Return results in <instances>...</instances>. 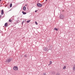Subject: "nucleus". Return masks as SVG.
Here are the masks:
<instances>
[{
	"instance_id": "nucleus-1",
	"label": "nucleus",
	"mask_w": 75,
	"mask_h": 75,
	"mask_svg": "<svg viewBox=\"0 0 75 75\" xmlns=\"http://www.w3.org/2000/svg\"><path fill=\"white\" fill-rule=\"evenodd\" d=\"M11 61H13V59L11 58H8V59L6 60V63L9 64V63H10Z\"/></svg>"
},
{
	"instance_id": "nucleus-2",
	"label": "nucleus",
	"mask_w": 75,
	"mask_h": 75,
	"mask_svg": "<svg viewBox=\"0 0 75 75\" xmlns=\"http://www.w3.org/2000/svg\"><path fill=\"white\" fill-rule=\"evenodd\" d=\"M59 18L60 19H64V16L63 15L61 14L60 15Z\"/></svg>"
},
{
	"instance_id": "nucleus-3",
	"label": "nucleus",
	"mask_w": 75,
	"mask_h": 75,
	"mask_svg": "<svg viewBox=\"0 0 75 75\" xmlns=\"http://www.w3.org/2000/svg\"><path fill=\"white\" fill-rule=\"evenodd\" d=\"M13 69L14 70L17 71V70H18V67L17 66H14L13 68Z\"/></svg>"
},
{
	"instance_id": "nucleus-4",
	"label": "nucleus",
	"mask_w": 75,
	"mask_h": 75,
	"mask_svg": "<svg viewBox=\"0 0 75 75\" xmlns=\"http://www.w3.org/2000/svg\"><path fill=\"white\" fill-rule=\"evenodd\" d=\"M37 6L38 7H40L42 6V4L40 3H38L37 4Z\"/></svg>"
},
{
	"instance_id": "nucleus-5",
	"label": "nucleus",
	"mask_w": 75,
	"mask_h": 75,
	"mask_svg": "<svg viewBox=\"0 0 75 75\" xmlns=\"http://www.w3.org/2000/svg\"><path fill=\"white\" fill-rule=\"evenodd\" d=\"M43 50L46 52L47 51V47H44L43 48Z\"/></svg>"
},
{
	"instance_id": "nucleus-6",
	"label": "nucleus",
	"mask_w": 75,
	"mask_h": 75,
	"mask_svg": "<svg viewBox=\"0 0 75 75\" xmlns=\"http://www.w3.org/2000/svg\"><path fill=\"white\" fill-rule=\"evenodd\" d=\"M3 14H4V10H2L1 11V15H3Z\"/></svg>"
},
{
	"instance_id": "nucleus-7",
	"label": "nucleus",
	"mask_w": 75,
	"mask_h": 75,
	"mask_svg": "<svg viewBox=\"0 0 75 75\" xmlns=\"http://www.w3.org/2000/svg\"><path fill=\"white\" fill-rule=\"evenodd\" d=\"M7 25H8L7 23H6L5 24V25H4V26H5V27H7Z\"/></svg>"
},
{
	"instance_id": "nucleus-8",
	"label": "nucleus",
	"mask_w": 75,
	"mask_h": 75,
	"mask_svg": "<svg viewBox=\"0 0 75 75\" xmlns=\"http://www.w3.org/2000/svg\"><path fill=\"white\" fill-rule=\"evenodd\" d=\"M23 9V10H24V11H25V10H26V7H25V6H24Z\"/></svg>"
},
{
	"instance_id": "nucleus-9",
	"label": "nucleus",
	"mask_w": 75,
	"mask_h": 75,
	"mask_svg": "<svg viewBox=\"0 0 75 75\" xmlns=\"http://www.w3.org/2000/svg\"><path fill=\"white\" fill-rule=\"evenodd\" d=\"M22 13L23 14H27V13L25 12H24L23 11H22Z\"/></svg>"
},
{
	"instance_id": "nucleus-10",
	"label": "nucleus",
	"mask_w": 75,
	"mask_h": 75,
	"mask_svg": "<svg viewBox=\"0 0 75 75\" xmlns=\"http://www.w3.org/2000/svg\"><path fill=\"white\" fill-rule=\"evenodd\" d=\"M52 62L51 61H50V64L48 65H51L52 64Z\"/></svg>"
},
{
	"instance_id": "nucleus-11",
	"label": "nucleus",
	"mask_w": 75,
	"mask_h": 75,
	"mask_svg": "<svg viewBox=\"0 0 75 75\" xmlns=\"http://www.w3.org/2000/svg\"><path fill=\"white\" fill-rule=\"evenodd\" d=\"M52 74L53 75H55V72L54 71H52Z\"/></svg>"
},
{
	"instance_id": "nucleus-12",
	"label": "nucleus",
	"mask_w": 75,
	"mask_h": 75,
	"mask_svg": "<svg viewBox=\"0 0 75 75\" xmlns=\"http://www.w3.org/2000/svg\"><path fill=\"white\" fill-rule=\"evenodd\" d=\"M73 70L74 71H75V66H74V67H73Z\"/></svg>"
},
{
	"instance_id": "nucleus-13",
	"label": "nucleus",
	"mask_w": 75,
	"mask_h": 75,
	"mask_svg": "<svg viewBox=\"0 0 75 75\" xmlns=\"http://www.w3.org/2000/svg\"><path fill=\"white\" fill-rule=\"evenodd\" d=\"M54 30H55L56 31H58V29L56 28H54Z\"/></svg>"
},
{
	"instance_id": "nucleus-14",
	"label": "nucleus",
	"mask_w": 75,
	"mask_h": 75,
	"mask_svg": "<svg viewBox=\"0 0 75 75\" xmlns=\"http://www.w3.org/2000/svg\"><path fill=\"white\" fill-rule=\"evenodd\" d=\"M65 68H66V66H64L63 68V69H65Z\"/></svg>"
},
{
	"instance_id": "nucleus-15",
	"label": "nucleus",
	"mask_w": 75,
	"mask_h": 75,
	"mask_svg": "<svg viewBox=\"0 0 75 75\" xmlns=\"http://www.w3.org/2000/svg\"><path fill=\"white\" fill-rule=\"evenodd\" d=\"M30 21H30V20L27 21V23H29V22H30Z\"/></svg>"
},
{
	"instance_id": "nucleus-16",
	"label": "nucleus",
	"mask_w": 75,
	"mask_h": 75,
	"mask_svg": "<svg viewBox=\"0 0 75 75\" xmlns=\"http://www.w3.org/2000/svg\"><path fill=\"white\" fill-rule=\"evenodd\" d=\"M9 22H11L12 21V20L11 19H9Z\"/></svg>"
},
{
	"instance_id": "nucleus-17",
	"label": "nucleus",
	"mask_w": 75,
	"mask_h": 75,
	"mask_svg": "<svg viewBox=\"0 0 75 75\" xmlns=\"http://www.w3.org/2000/svg\"><path fill=\"white\" fill-rule=\"evenodd\" d=\"M56 75H60L59 73H58L56 74Z\"/></svg>"
},
{
	"instance_id": "nucleus-18",
	"label": "nucleus",
	"mask_w": 75,
	"mask_h": 75,
	"mask_svg": "<svg viewBox=\"0 0 75 75\" xmlns=\"http://www.w3.org/2000/svg\"><path fill=\"white\" fill-rule=\"evenodd\" d=\"M12 7V4H11L10 5V7Z\"/></svg>"
},
{
	"instance_id": "nucleus-19",
	"label": "nucleus",
	"mask_w": 75,
	"mask_h": 75,
	"mask_svg": "<svg viewBox=\"0 0 75 75\" xmlns=\"http://www.w3.org/2000/svg\"><path fill=\"white\" fill-rule=\"evenodd\" d=\"M35 24H36V25H38V23H37V22L36 21L35 22Z\"/></svg>"
},
{
	"instance_id": "nucleus-20",
	"label": "nucleus",
	"mask_w": 75,
	"mask_h": 75,
	"mask_svg": "<svg viewBox=\"0 0 75 75\" xmlns=\"http://www.w3.org/2000/svg\"><path fill=\"white\" fill-rule=\"evenodd\" d=\"M43 74L44 75H46V73H45V72H44L43 73Z\"/></svg>"
},
{
	"instance_id": "nucleus-21",
	"label": "nucleus",
	"mask_w": 75,
	"mask_h": 75,
	"mask_svg": "<svg viewBox=\"0 0 75 75\" xmlns=\"http://www.w3.org/2000/svg\"><path fill=\"white\" fill-rule=\"evenodd\" d=\"M23 23H24V21H23V22H22V25H23Z\"/></svg>"
},
{
	"instance_id": "nucleus-22",
	"label": "nucleus",
	"mask_w": 75,
	"mask_h": 75,
	"mask_svg": "<svg viewBox=\"0 0 75 75\" xmlns=\"http://www.w3.org/2000/svg\"><path fill=\"white\" fill-rule=\"evenodd\" d=\"M25 58H26L27 57V55H25Z\"/></svg>"
},
{
	"instance_id": "nucleus-23",
	"label": "nucleus",
	"mask_w": 75,
	"mask_h": 75,
	"mask_svg": "<svg viewBox=\"0 0 75 75\" xmlns=\"http://www.w3.org/2000/svg\"><path fill=\"white\" fill-rule=\"evenodd\" d=\"M37 11H38V10L37 11L36 10L35 11V13H36V12H37Z\"/></svg>"
},
{
	"instance_id": "nucleus-24",
	"label": "nucleus",
	"mask_w": 75,
	"mask_h": 75,
	"mask_svg": "<svg viewBox=\"0 0 75 75\" xmlns=\"http://www.w3.org/2000/svg\"><path fill=\"white\" fill-rule=\"evenodd\" d=\"M1 16H2L1 15H0V18H1Z\"/></svg>"
},
{
	"instance_id": "nucleus-25",
	"label": "nucleus",
	"mask_w": 75,
	"mask_h": 75,
	"mask_svg": "<svg viewBox=\"0 0 75 75\" xmlns=\"http://www.w3.org/2000/svg\"><path fill=\"white\" fill-rule=\"evenodd\" d=\"M17 23H18V21H17Z\"/></svg>"
},
{
	"instance_id": "nucleus-26",
	"label": "nucleus",
	"mask_w": 75,
	"mask_h": 75,
	"mask_svg": "<svg viewBox=\"0 0 75 75\" xmlns=\"http://www.w3.org/2000/svg\"><path fill=\"white\" fill-rule=\"evenodd\" d=\"M0 33H1V32H0Z\"/></svg>"
},
{
	"instance_id": "nucleus-27",
	"label": "nucleus",
	"mask_w": 75,
	"mask_h": 75,
	"mask_svg": "<svg viewBox=\"0 0 75 75\" xmlns=\"http://www.w3.org/2000/svg\"><path fill=\"white\" fill-rule=\"evenodd\" d=\"M46 1H47V0H45Z\"/></svg>"
},
{
	"instance_id": "nucleus-28",
	"label": "nucleus",
	"mask_w": 75,
	"mask_h": 75,
	"mask_svg": "<svg viewBox=\"0 0 75 75\" xmlns=\"http://www.w3.org/2000/svg\"><path fill=\"white\" fill-rule=\"evenodd\" d=\"M0 1H1V0H0Z\"/></svg>"
},
{
	"instance_id": "nucleus-29",
	"label": "nucleus",
	"mask_w": 75,
	"mask_h": 75,
	"mask_svg": "<svg viewBox=\"0 0 75 75\" xmlns=\"http://www.w3.org/2000/svg\"><path fill=\"white\" fill-rule=\"evenodd\" d=\"M0 31H1V30H0Z\"/></svg>"
}]
</instances>
